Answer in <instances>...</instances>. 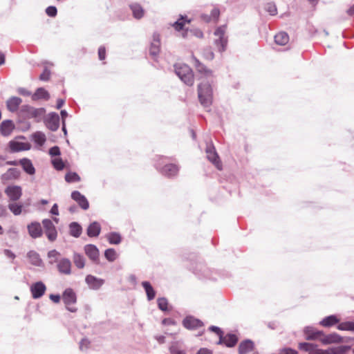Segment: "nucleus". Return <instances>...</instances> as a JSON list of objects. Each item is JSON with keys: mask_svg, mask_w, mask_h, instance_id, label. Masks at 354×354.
<instances>
[{"mask_svg": "<svg viewBox=\"0 0 354 354\" xmlns=\"http://www.w3.org/2000/svg\"><path fill=\"white\" fill-rule=\"evenodd\" d=\"M198 96L204 107H209L212 103L213 92L208 82H202L198 86Z\"/></svg>", "mask_w": 354, "mask_h": 354, "instance_id": "f257e3e1", "label": "nucleus"}, {"mask_svg": "<svg viewBox=\"0 0 354 354\" xmlns=\"http://www.w3.org/2000/svg\"><path fill=\"white\" fill-rule=\"evenodd\" d=\"M175 73L178 77L187 86H192L194 82L192 70L187 64H176Z\"/></svg>", "mask_w": 354, "mask_h": 354, "instance_id": "f03ea898", "label": "nucleus"}, {"mask_svg": "<svg viewBox=\"0 0 354 354\" xmlns=\"http://www.w3.org/2000/svg\"><path fill=\"white\" fill-rule=\"evenodd\" d=\"M189 20H187L184 17H181L178 21H176L173 26L174 28L178 31L183 30L182 32V37L183 38H187L191 35H195L197 37H203V33L199 30H184V26L186 23H189Z\"/></svg>", "mask_w": 354, "mask_h": 354, "instance_id": "7ed1b4c3", "label": "nucleus"}, {"mask_svg": "<svg viewBox=\"0 0 354 354\" xmlns=\"http://www.w3.org/2000/svg\"><path fill=\"white\" fill-rule=\"evenodd\" d=\"M225 26H222L216 28L214 32V35L217 37L214 44L219 52H223L226 49L227 39L225 37Z\"/></svg>", "mask_w": 354, "mask_h": 354, "instance_id": "20e7f679", "label": "nucleus"}, {"mask_svg": "<svg viewBox=\"0 0 354 354\" xmlns=\"http://www.w3.org/2000/svg\"><path fill=\"white\" fill-rule=\"evenodd\" d=\"M62 298L68 311L72 313L77 311L75 307L71 306V305L75 304L77 301L76 294L72 288H66L63 292Z\"/></svg>", "mask_w": 354, "mask_h": 354, "instance_id": "39448f33", "label": "nucleus"}, {"mask_svg": "<svg viewBox=\"0 0 354 354\" xmlns=\"http://www.w3.org/2000/svg\"><path fill=\"white\" fill-rule=\"evenodd\" d=\"M205 151L207 153V159L211 162H212L218 169H222V164L220 160L219 156L216 151L215 147L212 143L208 144L207 145Z\"/></svg>", "mask_w": 354, "mask_h": 354, "instance_id": "423d86ee", "label": "nucleus"}, {"mask_svg": "<svg viewBox=\"0 0 354 354\" xmlns=\"http://www.w3.org/2000/svg\"><path fill=\"white\" fill-rule=\"evenodd\" d=\"M183 326L188 330H196L203 326V322L193 316H187L183 320Z\"/></svg>", "mask_w": 354, "mask_h": 354, "instance_id": "0eeeda50", "label": "nucleus"}, {"mask_svg": "<svg viewBox=\"0 0 354 354\" xmlns=\"http://www.w3.org/2000/svg\"><path fill=\"white\" fill-rule=\"evenodd\" d=\"M46 127L51 131H55L59 127V116L56 113H50L45 120Z\"/></svg>", "mask_w": 354, "mask_h": 354, "instance_id": "6e6552de", "label": "nucleus"}, {"mask_svg": "<svg viewBox=\"0 0 354 354\" xmlns=\"http://www.w3.org/2000/svg\"><path fill=\"white\" fill-rule=\"evenodd\" d=\"M46 290V285L42 281H37L32 284L30 286V292L34 299L41 297Z\"/></svg>", "mask_w": 354, "mask_h": 354, "instance_id": "1a4fd4ad", "label": "nucleus"}, {"mask_svg": "<svg viewBox=\"0 0 354 354\" xmlns=\"http://www.w3.org/2000/svg\"><path fill=\"white\" fill-rule=\"evenodd\" d=\"M85 282L90 289L97 290H99L104 283V280L97 278L93 275L88 274L85 278Z\"/></svg>", "mask_w": 354, "mask_h": 354, "instance_id": "9d476101", "label": "nucleus"}, {"mask_svg": "<svg viewBox=\"0 0 354 354\" xmlns=\"http://www.w3.org/2000/svg\"><path fill=\"white\" fill-rule=\"evenodd\" d=\"M194 272L199 277L205 279H214L212 276V270L203 263H198L194 270Z\"/></svg>", "mask_w": 354, "mask_h": 354, "instance_id": "9b49d317", "label": "nucleus"}, {"mask_svg": "<svg viewBox=\"0 0 354 354\" xmlns=\"http://www.w3.org/2000/svg\"><path fill=\"white\" fill-rule=\"evenodd\" d=\"M5 193L9 197L10 200L16 201L21 198L22 195V190L21 187L17 185H12L8 186L6 189Z\"/></svg>", "mask_w": 354, "mask_h": 354, "instance_id": "f8f14e48", "label": "nucleus"}, {"mask_svg": "<svg viewBox=\"0 0 354 354\" xmlns=\"http://www.w3.org/2000/svg\"><path fill=\"white\" fill-rule=\"evenodd\" d=\"M304 333L306 335L307 340H315L321 338L324 335L322 330H319L313 326H306L304 329Z\"/></svg>", "mask_w": 354, "mask_h": 354, "instance_id": "ddd939ff", "label": "nucleus"}, {"mask_svg": "<svg viewBox=\"0 0 354 354\" xmlns=\"http://www.w3.org/2000/svg\"><path fill=\"white\" fill-rule=\"evenodd\" d=\"M21 111L26 113V116L30 118H39L44 113L43 109H35L29 105L22 106Z\"/></svg>", "mask_w": 354, "mask_h": 354, "instance_id": "4468645a", "label": "nucleus"}, {"mask_svg": "<svg viewBox=\"0 0 354 354\" xmlns=\"http://www.w3.org/2000/svg\"><path fill=\"white\" fill-rule=\"evenodd\" d=\"M71 198L75 201L84 210L89 207V203L86 198L78 191H74L71 193Z\"/></svg>", "mask_w": 354, "mask_h": 354, "instance_id": "2eb2a0df", "label": "nucleus"}, {"mask_svg": "<svg viewBox=\"0 0 354 354\" xmlns=\"http://www.w3.org/2000/svg\"><path fill=\"white\" fill-rule=\"evenodd\" d=\"M57 266L61 274L68 275L71 273V262L66 258H63L59 261Z\"/></svg>", "mask_w": 354, "mask_h": 354, "instance_id": "dca6fc26", "label": "nucleus"}, {"mask_svg": "<svg viewBox=\"0 0 354 354\" xmlns=\"http://www.w3.org/2000/svg\"><path fill=\"white\" fill-rule=\"evenodd\" d=\"M85 252L88 258L94 263L99 262V250L95 245H86Z\"/></svg>", "mask_w": 354, "mask_h": 354, "instance_id": "f3484780", "label": "nucleus"}, {"mask_svg": "<svg viewBox=\"0 0 354 354\" xmlns=\"http://www.w3.org/2000/svg\"><path fill=\"white\" fill-rule=\"evenodd\" d=\"M15 129V124L10 120H3L0 124V133L3 136H8Z\"/></svg>", "mask_w": 354, "mask_h": 354, "instance_id": "a211bd4d", "label": "nucleus"}, {"mask_svg": "<svg viewBox=\"0 0 354 354\" xmlns=\"http://www.w3.org/2000/svg\"><path fill=\"white\" fill-rule=\"evenodd\" d=\"M160 35L158 34H153V41L151 44L149 48L150 55L155 57L157 56L160 52Z\"/></svg>", "mask_w": 354, "mask_h": 354, "instance_id": "6ab92c4d", "label": "nucleus"}, {"mask_svg": "<svg viewBox=\"0 0 354 354\" xmlns=\"http://www.w3.org/2000/svg\"><path fill=\"white\" fill-rule=\"evenodd\" d=\"M320 341L323 344H330L333 343H340L342 342V338L338 334L334 333L327 335H323L320 338Z\"/></svg>", "mask_w": 354, "mask_h": 354, "instance_id": "aec40b11", "label": "nucleus"}, {"mask_svg": "<svg viewBox=\"0 0 354 354\" xmlns=\"http://www.w3.org/2000/svg\"><path fill=\"white\" fill-rule=\"evenodd\" d=\"M254 348V342L250 339H245L241 342L239 346V354H248L253 351Z\"/></svg>", "mask_w": 354, "mask_h": 354, "instance_id": "412c9836", "label": "nucleus"}, {"mask_svg": "<svg viewBox=\"0 0 354 354\" xmlns=\"http://www.w3.org/2000/svg\"><path fill=\"white\" fill-rule=\"evenodd\" d=\"M28 233L32 238L39 237L42 234L41 225L38 222L31 223L28 225Z\"/></svg>", "mask_w": 354, "mask_h": 354, "instance_id": "4be33fe9", "label": "nucleus"}, {"mask_svg": "<svg viewBox=\"0 0 354 354\" xmlns=\"http://www.w3.org/2000/svg\"><path fill=\"white\" fill-rule=\"evenodd\" d=\"M21 102L22 100L20 97H12L6 102L7 108L10 112H15L18 110Z\"/></svg>", "mask_w": 354, "mask_h": 354, "instance_id": "5701e85b", "label": "nucleus"}, {"mask_svg": "<svg viewBox=\"0 0 354 354\" xmlns=\"http://www.w3.org/2000/svg\"><path fill=\"white\" fill-rule=\"evenodd\" d=\"M178 171V168L176 165L174 164H168L165 165L162 169L160 172L168 177H171L177 174Z\"/></svg>", "mask_w": 354, "mask_h": 354, "instance_id": "b1692460", "label": "nucleus"}, {"mask_svg": "<svg viewBox=\"0 0 354 354\" xmlns=\"http://www.w3.org/2000/svg\"><path fill=\"white\" fill-rule=\"evenodd\" d=\"M19 163L21 165L24 171L29 175H33L35 173V169L30 160L28 158H22L19 160Z\"/></svg>", "mask_w": 354, "mask_h": 354, "instance_id": "393cba45", "label": "nucleus"}, {"mask_svg": "<svg viewBox=\"0 0 354 354\" xmlns=\"http://www.w3.org/2000/svg\"><path fill=\"white\" fill-rule=\"evenodd\" d=\"M27 258L28 259L29 262L35 266L40 267L43 266V261L39 254L35 251H30L27 254Z\"/></svg>", "mask_w": 354, "mask_h": 354, "instance_id": "a878e982", "label": "nucleus"}, {"mask_svg": "<svg viewBox=\"0 0 354 354\" xmlns=\"http://www.w3.org/2000/svg\"><path fill=\"white\" fill-rule=\"evenodd\" d=\"M142 286L145 290L147 299L153 300L156 297V291L149 281H145L142 282Z\"/></svg>", "mask_w": 354, "mask_h": 354, "instance_id": "bb28decb", "label": "nucleus"}, {"mask_svg": "<svg viewBox=\"0 0 354 354\" xmlns=\"http://www.w3.org/2000/svg\"><path fill=\"white\" fill-rule=\"evenodd\" d=\"M100 225L97 222H93L87 228V235L90 237L97 236L100 232Z\"/></svg>", "mask_w": 354, "mask_h": 354, "instance_id": "cd10ccee", "label": "nucleus"}, {"mask_svg": "<svg viewBox=\"0 0 354 354\" xmlns=\"http://www.w3.org/2000/svg\"><path fill=\"white\" fill-rule=\"evenodd\" d=\"M339 319L337 317L336 315H332L324 318L320 322L319 324L324 327H330L335 324L339 323Z\"/></svg>", "mask_w": 354, "mask_h": 354, "instance_id": "c85d7f7f", "label": "nucleus"}, {"mask_svg": "<svg viewBox=\"0 0 354 354\" xmlns=\"http://www.w3.org/2000/svg\"><path fill=\"white\" fill-rule=\"evenodd\" d=\"M274 41L279 46H284L289 41V36L285 32H280L274 36Z\"/></svg>", "mask_w": 354, "mask_h": 354, "instance_id": "c756f323", "label": "nucleus"}, {"mask_svg": "<svg viewBox=\"0 0 354 354\" xmlns=\"http://www.w3.org/2000/svg\"><path fill=\"white\" fill-rule=\"evenodd\" d=\"M194 65L197 71L200 73L204 74L206 77L212 76V71L207 69L203 64H202L196 58H194Z\"/></svg>", "mask_w": 354, "mask_h": 354, "instance_id": "7c9ffc66", "label": "nucleus"}, {"mask_svg": "<svg viewBox=\"0 0 354 354\" xmlns=\"http://www.w3.org/2000/svg\"><path fill=\"white\" fill-rule=\"evenodd\" d=\"M32 97L34 100L39 99H44L47 100L50 98V95L46 90L41 87L36 90Z\"/></svg>", "mask_w": 354, "mask_h": 354, "instance_id": "2f4dec72", "label": "nucleus"}, {"mask_svg": "<svg viewBox=\"0 0 354 354\" xmlns=\"http://www.w3.org/2000/svg\"><path fill=\"white\" fill-rule=\"evenodd\" d=\"M132 10L133 15L136 19H140L144 15V10L142 6L138 3H133L130 6Z\"/></svg>", "mask_w": 354, "mask_h": 354, "instance_id": "473e14b6", "label": "nucleus"}, {"mask_svg": "<svg viewBox=\"0 0 354 354\" xmlns=\"http://www.w3.org/2000/svg\"><path fill=\"white\" fill-rule=\"evenodd\" d=\"M25 145H26L23 142L16 141H10L9 142L10 149L12 152H17L28 149V148L25 147Z\"/></svg>", "mask_w": 354, "mask_h": 354, "instance_id": "72a5a7b5", "label": "nucleus"}, {"mask_svg": "<svg viewBox=\"0 0 354 354\" xmlns=\"http://www.w3.org/2000/svg\"><path fill=\"white\" fill-rule=\"evenodd\" d=\"M70 234L73 236L78 237L82 233V227L76 222H73L69 225Z\"/></svg>", "mask_w": 354, "mask_h": 354, "instance_id": "f704fd0d", "label": "nucleus"}, {"mask_svg": "<svg viewBox=\"0 0 354 354\" xmlns=\"http://www.w3.org/2000/svg\"><path fill=\"white\" fill-rule=\"evenodd\" d=\"M224 341L225 346L231 348L234 347L236 344L238 338L235 335L229 333L225 336Z\"/></svg>", "mask_w": 354, "mask_h": 354, "instance_id": "c9c22d12", "label": "nucleus"}, {"mask_svg": "<svg viewBox=\"0 0 354 354\" xmlns=\"http://www.w3.org/2000/svg\"><path fill=\"white\" fill-rule=\"evenodd\" d=\"M34 142L39 146H42L46 142V136L44 133L37 131L32 135Z\"/></svg>", "mask_w": 354, "mask_h": 354, "instance_id": "e433bc0d", "label": "nucleus"}, {"mask_svg": "<svg viewBox=\"0 0 354 354\" xmlns=\"http://www.w3.org/2000/svg\"><path fill=\"white\" fill-rule=\"evenodd\" d=\"M73 262L75 266L80 269L83 268L85 266L84 257L77 253H75L73 255Z\"/></svg>", "mask_w": 354, "mask_h": 354, "instance_id": "4c0bfd02", "label": "nucleus"}, {"mask_svg": "<svg viewBox=\"0 0 354 354\" xmlns=\"http://www.w3.org/2000/svg\"><path fill=\"white\" fill-rule=\"evenodd\" d=\"M337 329L340 330H351L354 331V322H345L339 323L337 326Z\"/></svg>", "mask_w": 354, "mask_h": 354, "instance_id": "58836bf2", "label": "nucleus"}, {"mask_svg": "<svg viewBox=\"0 0 354 354\" xmlns=\"http://www.w3.org/2000/svg\"><path fill=\"white\" fill-rule=\"evenodd\" d=\"M316 344L308 342H301L299 344V348L300 350L308 352V354H311V352L315 348Z\"/></svg>", "mask_w": 354, "mask_h": 354, "instance_id": "ea45409f", "label": "nucleus"}, {"mask_svg": "<svg viewBox=\"0 0 354 354\" xmlns=\"http://www.w3.org/2000/svg\"><path fill=\"white\" fill-rule=\"evenodd\" d=\"M65 180L68 183L79 182L80 177L75 172H68L65 176Z\"/></svg>", "mask_w": 354, "mask_h": 354, "instance_id": "a19ab883", "label": "nucleus"}, {"mask_svg": "<svg viewBox=\"0 0 354 354\" xmlns=\"http://www.w3.org/2000/svg\"><path fill=\"white\" fill-rule=\"evenodd\" d=\"M44 232L50 241L53 242L55 241L57 236V232L55 226L44 231Z\"/></svg>", "mask_w": 354, "mask_h": 354, "instance_id": "79ce46f5", "label": "nucleus"}, {"mask_svg": "<svg viewBox=\"0 0 354 354\" xmlns=\"http://www.w3.org/2000/svg\"><path fill=\"white\" fill-rule=\"evenodd\" d=\"M8 208L16 216L19 215L22 211V205L17 203H10Z\"/></svg>", "mask_w": 354, "mask_h": 354, "instance_id": "37998d69", "label": "nucleus"}, {"mask_svg": "<svg viewBox=\"0 0 354 354\" xmlns=\"http://www.w3.org/2000/svg\"><path fill=\"white\" fill-rule=\"evenodd\" d=\"M104 256L109 261H113L117 258V253L114 249L110 248L105 250Z\"/></svg>", "mask_w": 354, "mask_h": 354, "instance_id": "c03bdc74", "label": "nucleus"}, {"mask_svg": "<svg viewBox=\"0 0 354 354\" xmlns=\"http://www.w3.org/2000/svg\"><path fill=\"white\" fill-rule=\"evenodd\" d=\"M107 239L109 241V243H120L121 242V236L116 232L108 234Z\"/></svg>", "mask_w": 354, "mask_h": 354, "instance_id": "a18cd8bd", "label": "nucleus"}, {"mask_svg": "<svg viewBox=\"0 0 354 354\" xmlns=\"http://www.w3.org/2000/svg\"><path fill=\"white\" fill-rule=\"evenodd\" d=\"M60 254L56 251L55 250H53L48 252V257L49 259V263L53 264L57 261L58 257H59Z\"/></svg>", "mask_w": 354, "mask_h": 354, "instance_id": "49530a36", "label": "nucleus"}, {"mask_svg": "<svg viewBox=\"0 0 354 354\" xmlns=\"http://www.w3.org/2000/svg\"><path fill=\"white\" fill-rule=\"evenodd\" d=\"M158 306L159 309L162 311L167 310L168 301L167 299L165 297L158 298L157 300Z\"/></svg>", "mask_w": 354, "mask_h": 354, "instance_id": "de8ad7c7", "label": "nucleus"}, {"mask_svg": "<svg viewBox=\"0 0 354 354\" xmlns=\"http://www.w3.org/2000/svg\"><path fill=\"white\" fill-rule=\"evenodd\" d=\"M169 351L171 354H187L184 350L179 349L176 343L172 344L169 346Z\"/></svg>", "mask_w": 354, "mask_h": 354, "instance_id": "09e8293b", "label": "nucleus"}, {"mask_svg": "<svg viewBox=\"0 0 354 354\" xmlns=\"http://www.w3.org/2000/svg\"><path fill=\"white\" fill-rule=\"evenodd\" d=\"M52 163L57 170H62L64 167V164L61 158H55L52 160Z\"/></svg>", "mask_w": 354, "mask_h": 354, "instance_id": "8fccbe9b", "label": "nucleus"}, {"mask_svg": "<svg viewBox=\"0 0 354 354\" xmlns=\"http://www.w3.org/2000/svg\"><path fill=\"white\" fill-rule=\"evenodd\" d=\"M328 354H343L345 353L344 346H339L337 348H330L328 349Z\"/></svg>", "mask_w": 354, "mask_h": 354, "instance_id": "3c124183", "label": "nucleus"}, {"mask_svg": "<svg viewBox=\"0 0 354 354\" xmlns=\"http://www.w3.org/2000/svg\"><path fill=\"white\" fill-rule=\"evenodd\" d=\"M266 10L271 15H275L277 14V10L274 3H268L266 6Z\"/></svg>", "mask_w": 354, "mask_h": 354, "instance_id": "603ef678", "label": "nucleus"}, {"mask_svg": "<svg viewBox=\"0 0 354 354\" xmlns=\"http://www.w3.org/2000/svg\"><path fill=\"white\" fill-rule=\"evenodd\" d=\"M46 14L51 17H54L57 15V8L55 6H48L46 10Z\"/></svg>", "mask_w": 354, "mask_h": 354, "instance_id": "864d4df0", "label": "nucleus"}, {"mask_svg": "<svg viewBox=\"0 0 354 354\" xmlns=\"http://www.w3.org/2000/svg\"><path fill=\"white\" fill-rule=\"evenodd\" d=\"M50 71L45 68L43 71V73L39 76V80L41 81H48L50 79Z\"/></svg>", "mask_w": 354, "mask_h": 354, "instance_id": "5fc2aeb1", "label": "nucleus"}, {"mask_svg": "<svg viewBox=\"0 0 354 354\" xmlns=\"http://www.w3.org/2000/svg\"><path fill=\"white\" fill-rule=\"evenodd\" d=\"M42 224L44 228V231L55 227L54 224L50 219H44L42 221Z\"/></svg>", "mask_w": 354, "mask_h": 354, "instance_id": "6e6d98bb", "label": "nucleus"}, {"mask_svg": "<svg viewBox=\"0 0 354 354\" xmlns=\"http://www.w3.org/2000/svg\"><path fill=\"white\" fill-rule=\"evenodd\" d=\"M219 15H220L219 10L218 8H214V9H212L209 16L211 17L212 20L216 21L218 19Z\"/></svg>", "mask_w": 354, "mask_h": 354, "instance_id": "4d7b16f0", "label": "nucleus"}, {"mask_svg": "<svg viewBox=\"0 0 354 354\" xmlns=\"http://www.w3.org/2000/svg\"><path fill=\"white\" fill-rule=\"evenodd\" d=\"M49 154L52 156H57L60 154L59 148L57 146L53 147L49 149Z\"/></svg>", "mask_w": 354, "mask_h": 354, "instance_id": "13d9d810", "label": "nucleus"}, {"mask_svg": "<svg viewBox=\"0 0 354 354\" xmlns=\"http://www.w3.org/2000/svg\"><path fill=\"white\" fill-rule=\"evenodd\" d=\"M8 172L10 176L15 178H18L20 175L19 171L16 168H10L8 169Z\"/></svg>", "mask_w": 354, "mask_h": 354, "instance_id": "bf43d9fd", "label": "nucleus"}, {"mask_svg": "<svg viewBox=\"0 0 354 354\" xmlns=\"http://www.w3.org/2000/svg\"><path fill=\"white\" fill-rule=\"evenodd\" d=\"M279 354H298V352L290 348H285L280 351Z\"/></svg>", "mask_w": 354, "mask_h": 354, "instance_id": "052dcab7", "label": "nucleus"}, {"mask_svg": "<svg viewBox=\"0 0 354 354\" xmlns=\"http://www.w3.org/2000/svg\"><path fill=\"white\" fill-rule=\"evenodd\" d=\"M90 342L87 339H82L80 343V348L83 351L88 347Z\"/></svg>", "mask_w": 354, "mask_h": 354, "instance_id": "680f3d73", "label": "nucleus"}, {"mask_svg": "<svg viewBox=\"0 0 354 354\" xmlns=\"http://www.w3.org/2000/svg\"><path fill=\"white\" fill-rule=\"evenodd\" d=\"M98 56L100 60H103L106 57V49L104 46H100L98 49Z\"/></svg>", "mask_w": 354, "mask_h": 354, "instance_id": "e2e57ef3", "label": "nucleus"}, {"mask_svg": "<svg viewBox=\"0 0 354 354\" xmlns=\"http://www.w3.org/2000/svg\"><path fill=\"white\" fill-rule=\"evenodd\" d=\"M311 354H328V351L318 348L317 345L316 344L315 348H314Z\"/></svg>", "mask_w": 354, "mask_h": 354, "instance_id": "0e129e2a", "label": "nucleus"}, {"mask_svg": "<svg viewBox=\"0 0 354 354\" xmlns=\"http://www.w3.org/2000/svg\"><path fill=\"white\" fill-rule=\"evenodd\" d=\"M204 56L207 59H214V53L210 49H207L204 52Z\"/></svg>", "mask_w": 354, "mask_h": 354, "instance_id": "69168bd1", "label": "nucleus"}, {"mask_svg": "<svg viewBox=\"0 0 354 354\" xmlns=\"http://www.w3.org/2000/svg\"><path fill=\"white\" fill-rule=\"evenodd\" d=\"M163 325H176V322L171 318H165L162 321Z\"/></svg>", "mask_w": 354, "mask_h": 354, "instance_id": "338daca9", "label": "nucleus"}, {"mask_svg": "<svg viewBox=\"0 0 354 354\" xmlns=\"http://www.w3.org/2000/svg\"><path fill=\"white\" fill-rule=\"evenodd\" d=\"M196 354H212V352L207 348H203L199 349Z\"/></svg>", "mask_w": 354, "mask_h": 354, "instance_id": "774afa93", "label": "nucleus"}]
</instances>
